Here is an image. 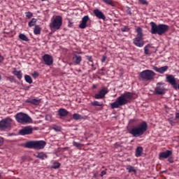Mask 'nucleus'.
<instances>
[{
	"label": "nucleus",
	"mask_w": 179,
	"mask_h": 179,
	"mask_svg": "<svg viewBox=\"0 0 179 179\" xmlns=\"http://www.w3.org/2000/svg\"><path fill=\"white\" fill-rule=\"evenodd\" d=\"M42 59L45 64L48 66H51L53 63V58L51 55L45 54L42 57Z\"/></svg>",
	"instance_id": "ddd939ff"
},
{
	"label": "nucleus",
	"mask_w": 179,
	"mask_h": 179,
	"mask_svg": "<svg viewBox=\"0 0 179 179\" xmlns=\"http://www.w3.org/2000/svg\"><path fill=\"white\" fill-rule=\"evenodd\" d=\"M25 15H26V17L28 18V19H30L33 17V13H31V12H26L25 13Z\"/></svg>",
	"instance_id": "e433bc0d"
},
{
	"label": "nucleus",
	"mask_w": 179,
	"mask_h": 179,
	"mask_svg": "<svg viewBox=\"0 0 179 179\" xmlns=\"http://www.w3.org/2000/svg\"><path fill=\"white\" fill-rule=\"evenodd\" d=\"M36 22H37V19L32 18L31 20L29 22L28 25L29 27H31L36 25Z\"/></svg>",
	"instance_id": "72a5a7b5"
},
{
	"label": "nucleus",
	"mask_w": 179,
	"mask_h": 179,
	"mask_svg": "<svg viewBox=\"0 0 179 179\" xmlns=\"http://www.w3.org/2000/svg\"><path fill=\"white\" fill-rule=\"evenodd\" d=\"M2 80V76L0 75V80Z\"/></svg>",
	"instance_id": "5fc2aeb1"
},
{
	"label": "nucleus",
	"mask_w": 179,
	"mask_h": 179,
	"mask_svg": "<svg viewBox=\"0 0 179 179\" xmlns=\"http://www.w3.org/2000/svg\"><path fill=\"white\" fill-rule=\"evenodd\" d=\"M88 64H89V66H91L92 67V69L94 68V62H93V61H92V62H88Z\"/></svg>",
	"instance_id": "49530a36"
},
{
	"label": "nucleus",
	"mask_w": 179,
	"mask_h": 179,
	"mask_svg": "<svg viewBox=\"0 0 179 179\" xmlns=\"http://www.w3.org/2000/svg\"><path fill=\"white\" fill-rule=\"evenodd\" d=\"M147 129L148 124L146 122L143 121L138 124V127L129 129L128 132L132 135L134 138H138L139 136H142Z\"/></svg>",
	"instance_id": "f03ea898"
},
{
	"label": "nucleus",
	"mask_w": 179,
	"mask_h": 179,
	"mask_svg": "<svg viewBox=\"0 0 179 179\" xmlns=\"http://www.w3.org/2000/svg\"><path fill=\"white\" fill-rule=\"evenodd\" d=\"M138 1L143 5H148V2L146 0H138Z\"/></svg>",
	"instance_id": "58836bf2"
},
{
	"label": "nucleus",
	"mask_w": 179,
	"mask_h": 179,
	"mask_svg": "<svg viewBox=\"0 0 179 179\" xmlns=\"http://www.w3.org/2000/svg\"><path fill=\"white\" fill-rule=\"evenodd\" d=\"M106 59H107L106 55H103V56H102V59H101V62H102V63L105 62L106 60Z\"/></svg>",
	"instance_id": "a19ab883"
},
{
	"label": "nucleus",
	"mask_w": 179,
	"mask_h": 179,
	"mask_svg": "<svg viewBox=\"0 0 179 179\" xmlns=\"http://www.w3.org/2000/svg\"><path fill=\"white\" fill-rule=\"evenodd\" d=\"M175 90H179V83L178 85H176V87H174Z\"/></svg>",
	"instance_id": "8fccbe9b"
},
{
	"label": "nucleus",
	"mask_w": 179,
	"mask_h": 179,
	"mask_svg": "<svg viewBox=\"0 0 179 179\" xmlns=\"http://www.w3.org/2000/svg\"><path fill=\"white\" fill-rule=\"evenodd\" d=\"M73 146H76V148H78V149H80V148L82 146L81 143H77L76 141H73Z\"/></svg>",
	"instance_id": "c9c22d12"
},
{
	"label": "nucleus",
	"mask_w": 179,
	"mask_h": 179,
	"mask_svg": "<svg viewBox=\"0 0 179 179\" xmlns=\"http://www.w3.org/2000/svg\"><path fill=\"white\" fill-rule=\"evenodd\" d=\"M62 24V17L61 16H56L53 20L51 21L50 24V28L58 30L60 29Z\"/></svg>",
	"instance_id": "6e6552de"
},
{
	"label": "nucleus",
	"mask_w": 179,
	"mask_h": 179,
	"mask_svg": "<svg viewBox=\"0 0 179 179\" xmlns=\"http://www.w3.org/2000/svg\"><path fill=\"white\" fill-rule=\"evenodd\" d=\"M102 1H103L104 3H106V4H108V5H110V6H113V7L115 6V4H114L113 0H102Z\"/></svg>",
	"instance_id": "f704fd0d"
},
{
	"label": "nucleus",
	"mask_w": 179,
	"mask_h": 179,
	"mask_svg": "<svg viewBox=\"0 0 179 179\" xmlns=\"http://www.w3.org/2000/svg\"><path fill=\"white\" fill-rule=\"evenodd\" d=\"M15 120L20 124L24 125L25 124H31L33 120L29 115L23 113H18L15 115Z\"/></svg>",
	"instance_id": "423d86ee"
},
{
	"label": "nucleus",
	"mask_w": 179,
	"mask_h": 179,
	"mask_svg": "<svg viewBox=\"0 0 179 179\" xmlns=\"http://www.w3.org/2000/svg\"><path fill=\"white\" fill-rule=\"evenodd\" d=\"M19 38L26 42H28L29 41H30L29 38L26 35H24V34H20L19 35Z\"/></svg>",
	"instance_id": "cd10ccee"
},
{
	"label": "nucleus",
	"mask_w": 179,
	"mask_h": 179,
	"mask_svg": "<svg viewBox=\"0 0 179 179\" xmlns=\"http://www.w3.org/2000/svg\"><path fill=\"white\" fill-rule=\"evenodd\" d=\"M24 79L25 81L29 84L33 83V79H31V76H29V75H25L24 76Z\"/></svg>",
	"instance_id": "7c9ffc66"
},
{
	"label": "nucleus",
	"mask_w": 179,
	"mask_h": 179,
	"mask_svg": "<svg viewBox=\"0 0 179 179\" xmlns=\"http://www.w3.org/2000/svg\"><path fill=\"white\" fill-rule=\"evenodd\" d=\"M34 33L36 35H40L41 34V28L38 25H35L34 29Z\"/></svg>",
	"instance_id": "a878e982"
},
{
	"label": "nucleus",
	"mask_w": 179,
	"mask_h": 179,
	"mask_svg": "<svg viewBox=\"0 0 179 179\" xmlns=\"http://www.w3.org/2000/svg\"><path fill=\"white\" fill-rule=\"evenodd\" d=\"M87 59L89 61V62H93L92 57L91 56H86Z\"/></svg>",
	"instance_id": "37998d69"
},
{
	"label": "nucleus",
	"mask_w": 179,
	"mask_h": 179,
	"mask_svg": "<svg viewBox=\"0 0 179 179\" xmlns=\"http://www.w3.org/2000/svg\"><path fill=\"white\" fill-rule=\"evenodd\" d=\"M33 134V127H25L20 131V135H31Z\"/></svg>",
	"instance_id": "f8f14e48"
},
{
	"label": "nucleus",
	"mask_w": 179,
	"mask_h": 179,
	"mask_svg": "<svg viewBox=\"0 0 179 179\" xmlns=\"http://www.w3.org/2000/svg\"><path fill=\"white\" fill-rule=\"evenodd\" d=\"M151 48H155V47L152 46L151 44H148L145 48H144V53L146 55H150L152 53V51H150Z\"/></svg>",
	"instance_id": "412c9836"
},
{
	"label": "nucleus",
	"mask_w": 179,
	"mask_h": 179,
	"mask_svg": "<svg viewBox=\"0 0 179 179\" xmlns=\"http://www.w3.org/2000/svg\"><path fill=\"white\" fill-rule=\"evenodd\" d=\"M178 173H179V171H178Z\"/></svg>",
	"instance_id": "052dcab7"
},
{
	"label": "nucleus",
	"mask_w": 179,
	"mask_h": 179,
	"mask_svg": "<svg viewBox=\"0 0 179 179\" xmlns=\"http://www.w3.org/2000/svg\"><path fill=\"white\" fill-rule=\"evenodd\" d=\"M136 31L137 32V36L134 38L133 43L136 46L142 48L144 45V43L141 41L143 36V29L140 27H138Z\"/></svg>",
	"instance_id": "0eeeda50"
},
{
	"label": "nucleus",
	"mask_w": 179,
	"mask_h": 179,
	"mask_svg": "<svg viewBox=\"0 0 179 179\" xmlns=\"http://www.w3.org/2000/svg\"><path fill=\"white\" fill-rule=\"evenodd\" d=\"M69 114V112L64 108H59L58 110V115L59 117H66Z\"/></svg>",
	"instance_id": "4be33fe9"
},
{
	"label": "nucleus",
	"mask_w": 179,
	"mask_h": 179,
	"mask_svg": "<svg viewBox=\"0 0 179 179\" xmlns=\"http://www.w3.org/2000/svg\"><path fill=\"white\" fill-rule=\"evenodd\" d=\"M72 61L76 65H79L82 61V57L80 55L74 54L72 57Z\"/></svg>",
	"instance_id": "f3484780"
},
{
	"label": "nucleus",
	"mask_w": 179,
	"mask_h": 179,
	"mask_svg": "<svg viewBox=\"0 0 179 179\" xmlns=\"http://www.w3.org/2000/svg\"><path fill=\"white\" fill-rule=\"evenodd\" d=\"M89 20H90V17H89L88 15H86V16L83 17V19H82V21H81V22L79 25V27L80 29L86 28L87 27V22Z\"/></svg>",
	"instance_id": "dca6fc26"
},
{
	"label": "nucleus",
	"mask_w": 179,
	"mask_h": 179,
	"mask_svg": "<svg viewBox=\"0 0 179 179\" xmlns=\"http://www.w3.org/2000/svg\"><path fill=\"white\" fill-rule=\"evenodd\" d=\"M2 145H3V138L0 137V146H2Z\"/></svg>",
	"instance_id": "a18cd8bd"
},
{
	"label": "nucleus",
	"mask_w": 179,
	"mask_h": 179,
	"mask_svg": "<svg viewBox=\"0 0 179 179\" xmlns=\"http://www.w3.org/2000/svg\"><path fill=\"white\" fill-rule=\"evenodd\" d=\"M72 117L73 120H75L76 121H78V120H82L83 118L82 115H79L78 113H74Z\"/></svg>",
	"instance_id": "2f4dec72"
},
{
	"label": "nucleus",
	"mask_w": 179,
	"mask_h": 179,
	"mask_svg": "<svg viewBox=\"0 0 179 179\" xmlns=\"http://www.w3.org/2000/svg\"><path fill=\"white\" fill-rule=\"evenodd\" d=\"M27 103H32L35 106H38L41 103V99H28L26 100Z\"/></svg>",
	"instance_id": "aec40b11"
},
{
	"label": "nucleus",
	"mask_w": 179,
	"mask_h": 179,
	"mask_svg": "<svg viewBox=\"0 0 179 179\" xmlns=\"http://www.w3.org/2000/svg\"><path fill=\"white\" fill-rule=\"evenodd\" d=\"M52 129L54 130V131H56L57 132L58 131H59V129L58 128V127H57V126H53V127H52Z\"/></svg>",
	"instance_id": "c03bdc74"
},
{
	"label": "nucleus",
	"mask_w": 179,
	"mask_h": 179,
	"mask_svg": "<svg viewBox=\"0 0 179 179\" xmlns=\"http://www.w3.org/2000/svg\"><path fill=\"white\" fill-rule=\"evenodd\" d=\"M93 13L99 20H103V21H105L106 19L105 15L102 13L101 10H100L99 9L94 10Z\"/></svg>",
	"instance_id": "4468645a"
},
{
	"label": "nucleus",
	"mask_w": 179,
	"mask_h": 179,
	"mask_svg": "<svg viewBox=\"0 0 179 179\" xmlns=\"http://www.w3.org/2000/svg\"><path fill=\"white\" fill-rule=\"evenodd\" d=\"M102 169H104V166H103Z\"/></svg>",
	"instance_id": "bf43d9fd"
},
{
	"label": "nucleus",
	"mask_w": 179,
	"mask_h": 179,
	"mask_svg": "<svg viewBox=\"0 0 179 179\" xmlns=\"http://www.w3.org/2000/svg\"><path fill=\"white\" fill-rule=\"evenodd\" d=\"M13 73L17 76L18 80H22V78L23 77V73H22V71L14 70L13 71Z\"/></svg>",
	"instance_id": "393cba45"
},
{
	"label": "nucleus",
	"mask_w": 179,
	"mask_h": 179,
	"mask_svg": "<svg viewBox=\"0 0 179 179\" xmlns=\"http://www.w3.org/2000/svg\"><path fill=\"white\" fill-rule=\"evenodd\" d=\"M168 162H169V163H173V159L172 157H170L168 159Z\"/></svg>",
	"instance_id": "de8ad7c7"
},
{
	"label": "nucleus",
	"mask_w": 179,
	"mask_h": 179,
	"mask_svg": "<svg viewBox=\"0 0 179 179\" xmlns=\"http://www.w3.org/2000/svg\"><path fill=\"white\" fill-rule=\"evenodd\" d=\"M127 171H128L129 173H134L135 174L136 173V171L134 169V167L130 165L127 166Z\"/></svg>",
	"instance_id": "c756f323"
},
{
	"label": "nucleus",
	"mask_w": 179,
	"mask_h": 179,
	"mask_svg": "<svg viewBox=\"0 0 179 179\" xmlns=\"http://www.w3.org/2000/svg\"><path fill=\"white\" fill-rule=\"evenodd\" d=\"M12 124V119L6 117L0 121V131H6L8 128H10Z\"/></svg>",
	"instance_id": "1a4fd4ad"
},
{
	"label": "nucleus",
	"mask_w": 179,
	"mask_h": 179,
	"mask_svg": "<svg viewBox=\"0 0 179 179\" xmlns=\"http://www.w3.org/2000/svg\"><path fill=\"white\" fill-rule=\"evenodd\" d=\"M1 178H2V175H1V173H0V179H1Z\"/></svg>",
	"instance_id": "6e6d98bb"
},
{
	"label": "nucleus",
	"mask_w": 179,
	"mask_h": 179,
	"mask_svg": "<svg viewBox=\"0 0 179 179\" xmlns=\"http://www.w3.org/2000/svg\"><path fill=\"white\" fill-rule=\"evenodd\" d=\"M60 166H61V164L59 162H55L53 163V165L50 167V169L57 170V169H59Z\"/></svg>",
	"instance_id": "c85d7f7f"
},
{
	"label": "nucleus",
	"mask_w": 179,
	"mask_h": 179,
	"mask_svg": "<svg viewBox=\"0 0 179 179\" xmlns=\"http://www.w3.org/2000/svg\"><path fill=\"white\" fill-rule=\"evenodd\" d=\"M47 143L44 141H30L25 143L24 146L28 149H44Z\"/></svg>",
	"instance_id": "20e7f679"
},
{
	"label": "nucleus",
	"mask_w": 179,
	"mask_h": 179,
	"mask_svg": "<svg viewBox=\"0 0 179 179\" xmlns=\"http://www.w3.org/2000/svg\"><path fill=\"white\" fill-rule=\"evenodd\" d=\"M3 62V57L0 55V62Z\"/></svg>",
	"instance_id": "3c124183"
},
{
	"label": "nucleus",
	"mask_w": 179,
	"mask_h": 179,
	"mask_svg": "<svg viewBox=\"0 0 179 179\" xmlns=\"http://www.w3.org/2000/svg\"><path fill=\"white\" fill-rule=\"evenodd\" d=\"M36 157L38 159H41V160H45V159H47L48 156L47 155V154L41 152L38 153Z\"/></svg>",
	"instance_id": "b1692460"
},
{
	"label": "nucleus",
	"mask_w": 179,
	"mask_h": 179,
	"mask_svg": "<svg viewBox=\"0 0 179 179\" xmlns=\"http://www.w3.org/2000/svg\"><path fill=\"white\" fill-rule=\"evenodd\" d=\"M109 90L107 87H103L102 89L99 92L98 94L94 95L96 99H101L105 97V95L108 94Z\"/></svg>",
	"instance_id": "9b49d317"
},
{
	"label": "nucleus",
	"mask_w": 179,
	"mask_h": 179,
	"mask_svg": "<svg viewBox=\"0 0 179 179\" xmlns=\"http://www.w3.org/2000/svg\"><path fill=\"white\" fill-rule=\"evenodd\" d=\"M121 31H122V32H127V31H129V28L128 26H124V27H122V28L121 29Z\"/></svg>",
	"instance_id": "4c0bfd02"
},
{
	"label": "nucleus",
	"mask_w": 179,
	"mask_h": 179,
	"mask_svg": "<svg viewBox=\"0 0 179 179\" xmlns=\"http://www.w3.org/2000/svg\"><path fill=\"white\" fill-rule=\"evenodd\" d=\"M96 87V86L95 85H93L92 88L95 89Z\"/></svg>",
	"instance_id": "864d4df0"
},
{
	"label": "nucleus",
	"mask_w": 179,
	"mask_h": 179,
	"mask_svg": "<svg viewBox=\"0 0 179 179\" xmlns=\"http://www.w3.org/2000/svg\"><path fill=\"white\" fill-rule=\"evenodd\" d=\"M155 73L152 70H144L138 75L140 81H151L155 78Z\"/></svg>",
	"instance_id": "39448f33"
},
{
	"label": "nucleus",
	"mask_w": 179,
	"mask_h": 179,
	"mask_svg": "<svg viewBox=\"0 0 179 179\" xmlns=\"http://www.w3.org/2000/svg\"><path fill=\"white\" fill-rule=\"evenodd\" d=\"M32 76H33L34 78L38 77V73H37V71H34V73H32Z\"/></svg>",
	"instance_id": "79ce46f5"
},
{
	"label": "nucleus",
	"mask_w": 179,
	"mask_h": 179,
	"mask_svg": "<svg viewBox=\"0 0 179 179\" xmlns=\"http://www.w3.org/2000/svg\"><path fill=\"white\" fill-rule=\"evenodd\" d=\"M143 152V148L141 146H138L137 147L136 150V157H141V156L142 155V153Z\"/></svg>",
	"instance_id": "5701e85b"
},
{
	"label": "nucleus",
	"mask_w": 179,
	"mask_h": 179,
	"mask_svg": "<svg viewBox=\"0 0 179 179\" xmlns=\"http://www.w3.org/2000/svg\"><path fill=\"white\" fill-rule=\"evenodd\" d=\"M128 12H129V13L130 14V15H131V10H130V8H129V9H128V10H127Z\"/></svg>",
	"instance_id": "603ef678"
},
{
	"label": "nucleus",
	"mask_w": 179,
	"mask_h": 179,
	"mask_svg": "<svg viewBox=\"0 0 179 179\" xmlns=\"http://www.w3.org/2000/svg\"><path fill=\"white\" fill-rule=\"evenodd\" d=\"M91 105L92 106H99V107H103V102H99L98 101H94L93 102L91 103Z\"/></svg>",
	"instance_id": "bb28decb"
},
{
	"label": "nucleus",
	"mask_w": 179,
	"mask_h": 179,
	"mask_svg": "<svg viewBox=\"0 0 179 179\" xmlns=\"http://www.w3.org/2000/svg\"><path fill=\"white\" fill-rule=\"evenodd\" d=\"M155 94L159 95H163L166 93V89L164 88V84L158 83L155 90Z\"/></svg>",
	"instance_id": "9d476101"
},
{
	"label": "nucleus",
	"mask_w": 179,
	"mask_h": 179,
	"mask_svg": "<svg viewBox=\"0 0 179 179\" xmlns=\"http://www.w3.org/2000/svg\"><path fill=\"white\" fill-rule=\"evenodd\" d=\"M41 1H48V0H41Z\"/></svg>",
	"instance_id": "4d7b16f0"
},
{
	"label": "nucleus",
	"mask_w": 179,
	"mask_h": 179,
	"mask_svg": "<svg viewBox=\"0 0 179 179\" xmlns=\"http://www.w3.org/2000/svg\"><path fill=\"white\" fill-rule=\"evenodd\" d=\"M169 69V66H162L160 68H158L157 66H153V69L159 73H164V72H166Z\"/></svg>",
	"instance_id": "6ab92c4d"
},
{
	"label": "nucleus",
	"mask_w": 179,
	"mask_h": 179,
	"mask_svg": "<svg viewBox=\"0 0 179 179\" xmlns=\"http://www.w3.org/2000/svg\"><path fill=\"white\" fill-rule=\"evenodd\" d=\"M106 171H107V169H106V170H103V171H102L101 172V173H100V177H103L104 176H106Z\"/></svg>",
	"instance_id": "ea45409f"
},
{
	"label": "nucleus",
	"mask_w": 179,
	"mask_h": 179,
	"mask_svg": "<svg viewBox=\"0 0 179 179\" xmlns=\"http://www.w3.org/2000/svg\"><path fill=\"white\" fill-rule=\"evenodd\" d=\"M172 155V151L171 150H166L165 152H162L159 154V157L160 159H168L169 156H171Z\"/></svg>",
	"instance_id": "a211bd4d"
},
{
	"label": "nucleus",
	"mask_w": 179,
	"mask_h": 179,
	"mask_svg": "<svg viewBox=\"0 0 179 179\" xmlns=\"http://www.w3.org/2000/svg\"><path fill=\"white\" fill-rule=\"evenodd\" d=\"M6 80L7 81H10V83L16 82V79L15 78V76H6Z\"/></svg>",
	"instance_id": "473e14b6"
},
{
	"label": "nucleus",
	"mask_w": 179,
	"mask_h": 179,
	"mask_svg": "<svg viewBox=\"0 0 179 179\" xmlns=\"http://www.w3.org/2000/svg\"><path fill=\"white\" fill-rule=\"evenodd\" d=\"M166 81L168 83H169L171 85L173 86V88H175V87L177 85V83H176V78H174L173 76L172 75H169L167 76L166 77Z\"/></svg>",
	"instance_id": "2eb2a0df"
},
{
	"label": "nucleus",
	"mask_w": 179,
	"mask_h": 179,
	"mask_svg": "<svg viewBox=\"0 0 179 179\" xmlns=\"http://www.w3.org/2000/svg\"><path fill=\"white\" fill-rule=\"evenodd\" d=\"M151 30L150 32L152 34H158L162 36L169 29V27L164 24H157L155 22H150Z\"/></svg>",
	"instance_id": "7ed1b4c3"
},
{
	"label": "nucleus",
	"mask_w": 179,
	"mask_h": 179,
	"mask_svg": "<svg viewBox=\"0 0 179 179\" xmlns=\"http://www.w3.org/2000/svg\"><path fill=\"white\" fill-rule=\"evenodd\" d=\"M176 118H178L179 120V110L176 113Z\"/></svg>",
	"instance_id": "09e8293b"
},
{
	"label": "nucleus",
	"mask_w": 179,
	"mask_h": 179,
	"mask_svg": "<svg viewBox=\"0 0 179 179\" xmlns=\"http://www.w3.org/2000/svg\"><path fill=\"white\" fill-rule=\"evenodd\" d=\"M96 69L94 68V69H93V70H95Z\"/></svg>",
	"instance_id": "13d9d810"
},
{
	"label": "nucleus",
	"mask_w": 179,
	"mask_h": 179,
	"mask_svg": "<svg viewBox=\"0 0 179 179\" xmlns=\"http://www.w3.org/2000/svg\"><path fill=\"white\" fill-rule=\"evenodd\" d=\"M132 99L133 94L131 92H127L122 94L117 98L115 102L110 103V108L112 110H115V108H120V106L130 103Z\"/></svg>",
	"instance_id": "f257e3e1"
}]
</instances>
